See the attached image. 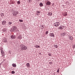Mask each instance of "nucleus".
I'll use <instances>...</instances> for the list:
<instances>
[{"label":"nucleus","mask_w":75,"mask_h":75,"mask_svg":"<svg viewBox=\"0 0 75 75\" xmlns=\"http://www.w3.org/2000/svg\"><path fill=\"white\" fill-rule=\"evenodd\" d=\"M21 50H27V47L25 46L24 45H21Z\"/></svg>","instance_id":"1"},{"label":"nucleus","mask_w":75,"mask_h":75,"mask_svg":"<svg viewBox=\"0 0 75 75\" xmlns=\"http://www.w3.org/2000/svg\"><path fill=\"white\" fill-rule=\"evenodd\" d=\"M17 30V27L16 26H13V28L11 29V31H16Z\"/></svg>","instance_id":"2"},{"label":"nucleus","mask_w":75,"mask_h":75,"mask_svg":"<svg viewBox=\"0 0 75 75\" xmlns=\"http://www.w3.org/2000/svg\"><path fill=\"white\" fill-rule=\"evenodd\" d=\"M59 24H60V23H59V22H56L54 24V25L55 27H58Z\"/></svg>","instance_id":"3"},{"label":"nucleus","mask_w":75,"mask_h":75,"mask_svg":"<svg viewBox=\"0 0 75 75\" xmlns=\"http://www.w3.org/2000/svg\"><path fill=\"white\" fill-rule=\"evenodd\" d=\"M46 4L47 6H50L51 4V2L49 1H47L46 3Z\"/></svg>","instance_id":"4"},{"label":"nucleus","mask_w":75,"mask_h":75,"mask_svg":"<svg viewBox=\"0 0 75 75\" xmlns=\"http://www.w3.org/2000/svg\"><path fill=\"white\" fill-rule=\"evenodd\" d=\"M2 40L3 42H7V39H6V38H3L2 39Z\"/></svg>","instance_id":"5"},{"label":"nucleus","mask_w":75,"mask_h":75,"mask_svg":"<svg viewBox=\"0 0 75 75\" xmlns=\"http://www.w3.org/2000/svg\"><path fill=\"white\" fill-rule=\"evenodd\" d=\"M64 26L63 25H61L60 27L59 28V30H62V29H64Z\"/></svg>","instance_id":"6"},{"label":"nucleus","mask_w":75,"mask_h":75,"mask_svg":"<svg viewBox=\"0 0 75 75\" xmlns=\"http://www.w3.org/2000/svg\"><path fill=\"white\" fill-rule=\"evenodd\" d=\"M65 35H66V33H61V34H60V35H61V36H64Z\"/></svg>","instance_id":"7"},{"label":"nucleus","mask_w":75,"mask_h":75,"mask_svg":"<svg viewBox=\"0 0 75 75\" xmlns=\"http://www.w3.org/2000/svg\"><path fill=\"white\" fill-rule=\"evenodd\" d=\"M63 15L64 16H67V12H64L63 13Z\"/></svg>","instance_id":"8"},{"label":"nucleus","mask_w":75,"mask_h":75,"mask_svg":"<svg viewBox=\"0 0 75 75\" xmlns=\"http://www.w3.org/2000/svg\"><path fill=\"white\" fill-rule=\"evenodd\" d=\"M6 21H3L2 22V24L3 25H5V24H6Z\"/></svg>","instance_id":"9"},{"label":"nucleus","mask_w":75,"mask_h":75,"mask_svg":"<svg viewBox=\"0 0 75 75\" xmlns=\"http://www.w3.org/2000/svg\"><path fill=\"white\" fill-rule=\"evenodd\" d=\"M37 13V16H39L40 15V12L39 11H37L36 12Z\"/></svg>","instance_id":"10"},{"label":"nucleus","mask_w":75,"mask_h":75,"mask_svg":"<svg viewBox=\"0 0 75 75\" xmlns=\"http://www.w3.org/2000/svg\"><path fill=\"white\" fill-rule=\"evenodd\" d=\"M15 38H16V36H15L14 35H12L11 36V38L12 39H14Z\"/></svg>","instance_id":"11"},{"label":"nucleus","mask_w":75,"mask_h":75,"mask_svg":"<svg viewBox=\"0 0 75 75\" xmlns=\"http://www.w3.org/2000/svg\"><path fill=\"white\" fill-rule=\"evenodd\" d=\"M26 67H27V68H30V64L28 63H27L26 64Z\"/></svg>","instance_id":"12"},{"label":"nucleus","mask_w":75,"mask_h":75,"mask_svg":"<svg viewBox=\"0 0 75 75\" xmlns=\"http://www.w3.org/2000/svg\"><path fill=\"white\" fill-rule=\"evenodd\" d=\"M69 38H70V40H71V41H72V40H73V38H72V37L71 36H69Z\"/></svg>","instance_id":"13"},{"label":"nucleus","mask_w":75,"mask_h":75,"mask_svg":"<svg viewBox=\"0 0 75 75\" xmlns=\"http://www.w3.org/2000/svg\"><path fill=\"white\" fill-rule=\"evenodd\" d=\"M50 37H54V35L53 33H50Z\"/></svg>","instance_id":"14"},{"label":"nucleus","mask_w":75,"mask_h":75,"mask_svg":"<svg viewBox=\"0 0 75 75\" xmlns=\"http://www.w3.org/2000/svg\"><path fill=\"white\" fill-rule=\"evenodd\" d=\"M12 66L13 67H16V64L14 63L12 64Z\"/></svg>","instance_id":"15"},{"label":"nucleus","mask_w":75,"mask_h":75,"mask_svg":"<svg viewBox=\"0 0 75 75\" xmlns=\"http://www.w3.org/2000/svg\"><path fill=\"white\" fill-rule=\"evenodd\" d=\"M15 14V15H16L17 14H18V12L17 11H15V12L14 13Z\"/></svg>","instance_id":"16"},{"label":"nucleus","mask_w":75,"mask_h":75,"mask_svg":"<svg viewBox=\"0 0 75 75\" xmlns=\"http://www.w3.org/2000/svg\"><path fill=\"white\" fill-rule=\"evenodd\" d=\"M18 38H19V39H20V40H21V39L22 38L21 37V35H19Z\"/></svg>","instance_id":"17"},{"label":"nucleus","mask_w":75,"mask_h":75,"mask_svg":"<svg viewBox=\"0 0 75 75\" xmlns=\"http://www.w3.org/2000/svg\"><path fill=\"white\" fill-rule=\"evenodd\" d=\"M40 7H42V6H43V4H42V3H40Z\"/></svg>","instance_id":"18"},{"label":"nucleus","mask_w":75,"mask_h":75,"mask_svg":"<svg viewBox=\"0 0 75 75\" xmlns=\"http://www.w3.org/2000/svg\"><path fill=\"white\" fill-rule=\"evenodd\" d=\"M48 15L49 16H51L52 15V13L51 12H49L48 13Z\"/></svg>","instance_id":"19"},{"label":"nucleus","mask_w":75,"mask_h":75,"mask_svg":"<svg viewBox=\"0 0 75 75\" xmlns=\"http://www.w3.org/2000/svg\"><path fill=\"white\" fill-rule=\"evenodd\" d=\"M3 31H4L5 32V31H7V29L6 28H4L3 29Z\"/></svg>","instance_id":"20"},{"label":"nucleus","mask_w":75,"mask_h":75,"mask_svg":"<svg viewBox=\"0 0 75 75\" xmlns=\"http://www.w3.org/2000/svg\"><path fill=\"white\" fill-rule=\"evenodd\" d=\"M1 54L2 55L3 57V56H4V52H1Z\"/></svg>","instance_id":"21"},{"label":"nucleus","mask_w":75,"mask_h":75,"mask_svg":"<svg viewBox=\"0 0 75 75\" xmlns=\"http://www.w3.org/2000/svg\"><path fill=\"white\" fill-rule=\"evenodd\" d=\"M1 16L2 17H3L4 16V15L3 14V13H1Z\"/></svg>","instance_id":"22"},{"label":"nucleus","mask_w":75,"mask_h":75,"mask_svg":"<svg viewBox=\"0 0 75 75\" xmlns=\"http://www.w3.org/2000/svg\"><path fill=\"white\" fill-rule=\"evenodd\" d=\"M36 48H40V47L39 46H38V45H37L36 46H35Z\"/></svg>","instance_id":"23"},{"label":"nucleus","mask_w":75,"mask_h":75,"mask_svg":"<svg viewBox=\"0 0 75 75\" xmlns=\"http://www.w3.org/2000/svg\"><path fill=\"white\" fill-rule=\"evenodd\" d=\"M8 24H10V25H11V24H12V22H9L8 23Z\"/></svg>","instance_id":"24"},{"label":"nucleus","mask_w":75,"mask_h":75,"mask_svg":"<svg viewBox=\"0 0 75 75\" xmlns=\"http://www.w3.org/2000/svg\"><path fill=\"white\" fill-rule=\"evenodd\" d=\"M48 55L49 56H52V55H51V54L50 53H48Z\"/></svg>","instance_id":"25"},{"label":"nucleus","mask_w":75,"mask_h":75,"mask_svg":"<svg viewBox=\"0 0 75 75\" xmlns=\"http://www.w3.org/2000/svg\"><path fill=\"white\" fill-rule=\"evenodd\" d=\"M48 33V31H47L46 32H45V34L46 35H47V34Z\"/></svg>","instance_id":"26"},{"label":"nucleus","mask_w":75,"mask_h":75,"mask_svg":"<svg viewBox=\"0 0 75 75\" xmlns=\"http://www.w3.org/2000/svg\"><path fill=\"white\" fill-rule=\"evenodd\" d=\"M1 52H3V49H1Z\"/></svg>","instance_id":"27"},{"label":"nucleus","mask_w":75,"mask_h":75,"mask_svg":"<svg viewBox=\"0 0 75 75\" xmlns=\"http://www.w3.org/2000/svg\"><path fill=\"white\" fill-rule=\"evenodd\" d=\"M59 69H58L57 70V72L58 73H59Z\"/></svg>","instance_id":"28"},{"label":"nucleus","mask_w":75,"mask_h":75,"mask_svg":"<svg viewBox=\"0 0 75 75\" xmlns=\"http://www.w3.org/2000/svg\"><path fill=\"white\" fill-rule=\"evenodd\" d=\"M11 73L13 74H14V73H15V72H14V71H11Z\"/></svg>","instance_id":"29"},{"label":"nucleus","mask_w":75,"mask_h":75,"mask_svg":"<svg viewBox=\"0 0 75 75\" xmlns=\"http://www.w3.org/2000/svg\"><path fill=\"white\" fill-rule=\"evenodd\" d=\"M17 3H18V4H20V1H18Z\"/></svg>","instance_id":"30"},{"label":"nucleus","mask_w":75,"mask_h":75,"mask_svg":"<svg viewBox=\"0 0 75 75\" xmlns=\"http://www.w3.org/2000/svg\"><path fill=\"white\" fill-rule=\"evenodd\" d=\"M19 21L20 22H23V20H19Z\"/></svg>","instance_id":"31"},{"label":"nucleus","mask_w":75,"mask_h":75,"mask_svg":"<svg viewBox=\"0 0 75 75\" xmlns=\"http://www.w3.org/2000/svg\"><path fill=\"white\" fill-rule=\"evenodd\" d=\"M54 47H56V48H58V46L57 45H55Z\"/></svg>","instance_id":"32"},{"label":"nucleus","mask_w":75,"mask_h":75,"mask_svg":"<svg viewBox=\"0 0 75 75\" xmlns=\"http://www.w3.org/2000/svg\"><path fill=\"white\" fill-rule=\"evenodd\" d=\"M49 64H50L51 65V64H52V63H51V62Z\"/></svg>","instance_id":"33"},{"label":"nucleus","mask_w":75,"mask_h":75,"mask_svg":"<svg viewBox=\"0 0 75 75\" xmlns=\"http://www.w3.org/2000/svg\"><path fill=\"white\" fill-rule=\"evenodd\" d=\"M29 1H31V0H29Z\"/></svg>","instance_id":"34"},{"label":"nucleus","mask_w":75,"mask_h":75,"mask_svg":"<svg viewBox=\"0 0 75 75\" xmlns=\"http://www.w3.org/2000/svg\"><path fill=\"white\" fill-rule=\"evenodd\" d=\"M38 0V1H40V0Z\"/></svg>","instance_id":"35"}]
</instances>
